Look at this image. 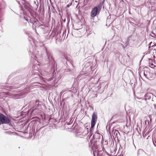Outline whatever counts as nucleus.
I'll list each match as a JSON object with an SVG mask.
<instances>
[{
  "label": "nucleus",
  "mask_w": 156,
  "mask_h": 156,
  "mask_svg": "<svg viewBox=\"0 0 156 156\" xmlns=\"http://www.w3.org/2000/svg\"><path fill=\"white\" fill-rule=\"evenodd\" d=\"M9 122V119L2 114H0V124L3 123H7Z\"/></svg>",
  "instance_id": "1"
},
{
  "label": "nucleus",
  "mask_w": 156,
  "mask_h": 156,
  "mask_svg": "<svg viewBox=\"0 0 156 156\" xmlns=\"http://www.w3.org/2000/svg\"><path fill=\"white\" fill-rule=\"evenodd\" d=\"M97 116L95 114H93L92 116L91 122V128L90 129V131L93 130V129L95 124L96 121L97 120Z\"/></svg>",
  "instance_id": "2"
},
{
  "label": "nucleus",
  "mask_w": 156,
  "mask_h": 156,
  "mask_svg": "<svg viewBox=\"0 0 156 156\" xmlns=\"http://www.w3.org/2000/svg\"><path fill=\"white\" fill-rule=\"evenodd\" d=\"M98 9L97 7H96L92 9L91 12L90 13V16L92 17L95 16L98 13Z\"/></svg>",
  "instance_id": "3"
},
{
  "label": "nucleus",
  "mask_w": 156,
  "mask_h": 156,
  "mask_svg": "<svg viewBox=\"0 0 156 156\" xmlns=\"http://www.w3.org/2000/svg\"><path fill=\"white\" fill-rule=\"evenodd\" d=\"M150 66L151 67V68H154V65L153 64H151V66Z\"/></svg>",
  "instance_id": "4"
}]
</instances>
